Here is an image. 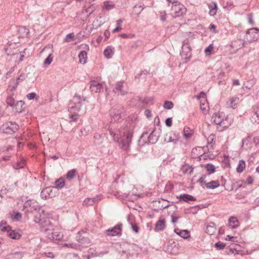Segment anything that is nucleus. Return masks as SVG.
<instances>
[{"label":"nucleus","instance_id":"58836bf2","mask_svg":"<svg viewBox=\"0 0 259 259\" xmlns=\"http://www.w3.org/2000/svg\"><path fill=\"white\" fill-rule=\"evenodd\" d=\"M9 256L12 259H21L23 255L22 252H15L10 253Z\"/></svg>","mask_w":259,"mask_h":259},{"label":"nucleus","instance_id":"bf43d9fd","mask_svg":"<svg viewBox=\"0 0 259 259\" xmlns=\"http://www.w3.org/2000/svg\"><path fill=\"white\" fill-rule=\"evenodd\" d=\"M132 228L133 229V231L136 232L138 233L139 231V228L137 224H133V223H131Z\"/></svg>","mask_w":259,"mask_h":259},{"label":"nucleus","instance_id":"6e6d98bb","mask_svg":"<svg viewBox=\"0 0 259 259\" xmlns=\"http://www.w3.org/2000/svg\"><path fill=\"white\" fill-rule=\"evenodd\" d=\"M36 97V94L35 93H31L27 95V98L28 100H33Z\"/></svg>","mask_w":259,"mask_h":259},{"label":"nucleus","instance_id":"e2e57ef3","mask_svg":"<svg viewBox=\"0 0 259 259\" xmlns=\"http://www.w3.org/2000/svg\"><path fill=\"white\" fill-rule=\"evenodd\" d=\"M70 118L73 121H76L78 118V115L76 114H71L69 115Z\"/></svg>","mask_w":259,"mask_h":259},{"label":"nucleus","instance_id":"0eeeda50","mask_svg":"<svg viewBox=\"0 0 259 259\" xmlns=\"http://www.w3.org/2000/svg\"><path fill=\"white\" fill-rule=\"evenodd\" d=\"M41 231L47 233L52 230V226L50 220L48 218H41L39 220Z\"/></svg>","mask_w":259,"mask_h":259},{"label":"nucleus","instance_id":"338daca9","mask_svg":"<svg viewBox=\"0 0 259 259\" xmlns=\"http://www.w3.org/2000/svg\"><path fill=\"white\" fill-rule=\"evenodd\" d=\"M44 254L48 257L53 258L54 257V254L52 252H45Z\"/></svg>","mask_w":259,"mask_h":259},{"label":"nucleus","instance_id":"de8ad7c7","mask_svg":"<svg viewBox=\"0 0 259 259\" xmlns=\"http://www.w3.org/2000/svg\"><path fill=\"white\" fill-rule=\"evenodd\" d=\"M25 165V163L23 161L17 162L13 165V167L15 169H18L23 168Z\"/></svg>","mask_w":259,"mask_h":259},{"label":"nucleus","instance_id":"72a5a7b5","mask_svg":"<svg viewBox=\"0 0 259 259\" xmlns=\"http://www.w3.org/2000/svg\"><path fill=\"white\" fill-rule=\"evenodd\" d=\"M76 174L77 171L75 169H71L67 172L66 178L68 180L70 181L76 176Z\"/></svg>","mask_w":259,"mask_h":259},{"label":"nucleus","instance_id":"1a4fd4ad","mask_svg":"<svg viewBox=\"0 0 259 259\" xmlns=\"http://www.w3.org/2000/svg\"><path fill=\"white\" fill-rule=\"evenodd\" d=\"M171 10L175 12L176 16H180L186 12V8L180 3L176 2L172 4Z\"/></svg>","mask_w":259,"mask_h":259},{"label":"nucleus","instance_id":"39448f33","mask_svg":"<svg viewBox=\"0 0 259 259\" xmlns=\"http://www.w3.org/2000/svg\"><path fill=\"white\" fill-rule=\"evenodd\" d=\"M259 29L252 28L246 32V39L249 42L255 41L259 38Z\"/></svg>","mask_w":259,"mask_h":259},{"label":"nucleus","instance_id":"a211bd4d","mask_svg":"<svg viewBox=\"0 0 259 259\" xmlns=\"http://www.w3.org/2000/svg\"><path fill=\"white\" fill-rule=\"evenodd\" d=\"M175 232L184 239H187L190 237V233L187 230H180L179 229H175Z\"/></svg>","mask_w":259,"mask_h":259},{"label":"nucleus","instance_id":"a878e982","mask_svg":"<svg viewBox=\"0 0 259 259\" xmlns=\"http://www.w3.org/2000/svg\"><path fill=\"white\" fill-rule=\"evenodd\" d=\"M114 49L113 47L108 46L104 52L105 56L108 59L111 58L114 52Z\"/></svg>","mask_w":259,"mask_h":259},{"label":"nucleus","instance_id":"4c0bfd02","mask_svg":"<svg viewBox=\"0 0 259 259\" xmlns=\"http://www.w3.org/2000/svg\"><path fill=\"white\" fill-rule=\"evenodd\" d=\"M6 225V222H4L3 221H2L0 223V229L1 231L3 232H7L8 233V232L11 231V227L9 226H4Z\"/></svg>","mask_w":259,"mask_h":259},{"label":"nucleus","instance_id":"7ed1b4c3","mask_svg":"<svg viewBox=\"0 0 259 259\" xmlns=\"http://www.w3.org/2000/svg\"><path fill=\"white\" fill-rule=\"evenodd\" d=\"M18 125L15 122H7L0 127V131L7 135H12L18 131Z\"/></svg>","mask_w":259,"mask_h":259},{"label":"nucleus","instance_id":"e433bc0d","mask_svg":"<svg viewBox=\"0 0 259 259\" xmlns=\"http://www.w3.org/2000/svg\"><path fill=\"white\" fill-rule=\"evenodd\" d=\"M205 168L208 175H211L214 173L215 170V166L210 163L206 164Z\"/></svg>","mask_w":259,"mask_h":259},{"label":"nucleus","instance_id":"49530a36","mask_svg":"<svg viewBox=\"0 0 259 259\" xmlns=\"http://www.w3.org/2000/svg\"><path fill=\"white\" fill-rule=\"evenodd\" d=\"M174 107V104L172 102L169 101H166L164 102L163 107L165 109H171Z\"/></svg>","mask_w":259,"mask_h":259},{"label":"nucleus","instance_id":"052dcab7","mask_svg":"<svg viewBox=\"0 0 259 259\" xmlns=\"http://www.w3.org/2000/svg\"><path fill=\"white\" fill-rule=\"evenodd\" d=\"M165 124L166 126L170 127L172 125V118L171 117L167 118L165 120Z\"/></svg>","mask_w":259,"mask_h":259},{"label":"nucleus","instance_id":"f3484780","mask_svg":"<svg viewBox=\"0 0 259 259\" xmlns=\"http://www.w3.org/2000/svg\"><path fill=\"white\" fill-rule=\"evenodd\" d=\"M158 140V136H156L155 134V130H154L149 135L147 141L144 142L145 144H152L156 143Z\"/></svg>","mask_w":259,"mask_h":259},{"label":"nucleus","instance_id":"9d476101","mask_svg":"<svg viewBox=\"0 0 259 259\" xmlns=\"http://www.w3.org/2000/svg\"><path fill=\"white\" fill-rule=\"evenodd\" d=\"M122 227V225L121 224H118L112 228L107 230L106 231V233L110 236H120L121 235Z\"/></svg>","mask_w":259,"mask_h":259},{"label":"nucleus","instance_id":"c85d7f7f","mask_svg":"<svg viewBox=\"0 0 259 259\" xmlns=\"http://www.w3.org/2000/svg\"><path fill=\"white\" fill-rule=\"evenodd\" d=\"M213 5H208V8L209 9V14L210 16H214L217 12L218 7L216 3H212Z\"/></svg>","mask_w":259,"mask_h":259},{"label":"nucleus","instance_id":"13d9d810","mask_svg":"<svg viewBox=\"0 0 259 259\" xmlns=\"http://www.w3.org/2000/svg\"><path fill=\"white\" fill-rule=\"evenodd\" d=\"M21 217H22V215L20 212H14L13 219L18 220L21 219Z\"/></svg>","mask_w":259,"mask_h":259},{"label":"nucleus","instance_id":"7c9ffc66","mask_svg":"<svg viewBox=\"0 0 259 259\" xmlns=\"http://www.w3.org/2000/svg\"><path fill=\"white\" fill-rule=\"evenodd\" d=\"M205 186L207 189H214L220 186V184L218 181H212L209 183L205 184Z\"/></svg>","mask_w":259,"mask_h":259},{"label":"nucleus","instance_id":"c756f323","mask_svg":"<svg viewBox=\"0 0 259 259\" xmlns=\"http://www.w3.org/2000/svg\"><path fill=\"white\" fill-rule=\"evenodd\" d=\"M80 63L85 64L87 59V53L85 51H81L78 55Z\"/></svg>","mask_w":259,"mask_h":259},{"label":"nucleus","instance_id":"6ab92c4d","mask_svg":"<svg viewBox=\"0 0 259 259\" xmlns=\"http://www.w3.org/2000/svg\"><path fill=\"white\" fill-rule=\"evenodd\" d=\"M216 230L215 224L213 222H210L206 226V233L209 235H212L215 232Z\"/></svg>","mask_w":259,"mask_h":259},{"label":"nucleus","instance_id":"5701e85b","mask_svg":"<svg viewBox=\"0 0 259 259\" xmlns=\"http://www.w3.org/2000/svg\"><path fill=\"white\" fill-rule=\"evenodd\" d=\"M244 45V42L243 40L237 39L232 42L231 46L232 48L235 49L236 50H238L243 47Z\"/></svg>","mask_w":259,"mask_h":259},{"label":"nucleus","instance_id":"20e7f679","mask_svg":"<svg viewBox=\"0 0 259 259\" xmlns=\"http://www.w3.org/2000/svg\"><path fill=\"white\" fill-rule=\"evenodd\" d=\"M122 112V108L121 106L118 105L113 107L110 111L112 121L113 122H119L121 118V114Z\"/></svg>","mask_w":259,"mask_h":259},{"label":"nucleus","instance_id":"603ef678","mask_svg":"<svg viewBox=\"0 0 259 259\" xmlns=\"http://www.w3.org/2000/svg\"><path fill=\"white\" fill-rule=\"evenodd\" d=\"M74 35L73 33L68 34L65 37V41L66 42H70L71 40H74Z\"/></svg>","mask_w":259,"mask_h":259},{"label":"nucleus","instance_id":"473e14b6","mask_svg":"<svg viewBox=\"0 0 259 259\" xmlns=\"http://www.w3.org/2000/svg\"><path fill=\"white\" fill-rule=\"evenodd\" d=\"M99 199L98 197L87 198L84 200L83 204L85 205H93L94 203L98 201Z\"/></svg>","mask_w":259,"mask_h":259},{"label":"nucleus","instance_id":"f704fd0d","mask_svg":"<svg viewBox=\"0 0 259 259\" xmlns=\"http://www.w3.org/2000/svg\"><path fill=\"white\" fill-rule=\"evenodd\" d=\"M245 167V161L243 160H240L239 161V163L236 168V171L238 173H241L243 171Z\"/></svg>","mask_w":259,"mask_h":259},{"label":"nucleus","instance_id":"2eb2a0df","mask_svg":"<svg viewBox=\"0 0 259 259\" xmlns=\"http://www.w3.org/2000/svg\"><path fill=\"white\" fill-rule=\"evenodd\" d=\"M24 102L23 101H17L13 108V111L16 113H21L24 109Z\"/></svg>","mask_w":259,"mask_h":259},{"label":"nucleus","instance_id":"09e8293b","mask_svg":"<svg viewBox=\"0 0 259 259\" xmlns=\"http://www.w3.org/2000/svg\"><path fill=\"white\" fill-rule=\"evenodd\" d=\"M226 246V244L224 243L221 242V241H219L217 242L214 246L218 250H222Z\"/></svg>","mask_w":259,"mask_h":259},{"label":"nucleus","instance_id":"8fccbe9b","mask_svg":"<svg viewBox=\"0 0 259 259\" xmlns=\"http://www.w3.org/2000/svg\"><path fill=\"white\" fill-rule=\"evenodd\" d=\"M114 4H109L108 1H106L104 3V7L105 9L107 10H110L114 8Z\"/></svg>","mask_w":259,"mask_h":259},{"label":"nucleus","instance_id":"412c9836","mask_svg":"<svg viewBox=\"0 0 259 259\" xmlns=\"http://www.w3.org/2000/svg\"><path fill=\"white\" fill-rule=\"evenodd\" d=\"M47 237L51 240L55 241L61 239V235L57 232L49 231L47 233Z\"/></svg>","mask_w":259,"mask_h":259},{"label":"nucleus","instance_id":"4d7b16f0","mask_svg":"<svg viewBox=\"0 0 259 259\" xmlns=\"http://www.w3.org/2000/svg\"><path fill=\"white\" fill-rule=\"evenodd\" d=\"M198 182L200 184L201 187L204 188V186L205 185V184H206L204 181V178L203 177H201L198 180Z\"/></svg>","mask_w":259,"mask_h":259},{"label":"nucleus","instance_id":"9b49d317","mask_svg":"<svg viewBox=\"0 0 259 259\" xmlns=\"http://www.w3.org/2000/svg\"><path fill=\"white\" fill-rule=\"evenodd\" d=\"M123 81L116 82L113 89V91L118 95H124L126 94L127 91L123 89Z\"/></svg>","mask_w":259,"mask_h":259},{"label":"nucleus","instance_id":"79ce46f5","mask_svg":"<svg viewBox=\"0 0 259 259\" xmlns=\"http://www.w3.org/2000/svg\"><path fill=\"white\" fill-rule=\"evenodd\" d=\"M53 58L54 57L53 55L50 54L49 56L45 60L44 66L45 67H47L48 65L51 64L53 61Z\"/></svg>","mask_w":259,"mask_h":259},{"label":"nucleus","instance_id":"4be33fe9","mask_svg":"<svg viewBox=\"0 0 259 259\" xmlns=\"http://www.w3.org/2000/svg\"><path fill=\"white\" fill-rule=\"evenodd\" d=\"M51 192L52 188L51 187H47L41 191L40 196L42 198L47 199L48 198L52 197Z\"/></svg>","mask_w":259,"mask_h":259},{"label":"nucleus","instance_id":"aec40b11","mask_svg":"<svg viewBox=\"0 0 259 259\" xmlns=\"http://www.w3.org/2000/svg\"><path fill=\"white\" fill-rule=\"evenodd\" d=\"M165 228V222L164 219L160 218L156 222L155 230L159 231L163 230Z\"/></svg>","mask_w":259,"mask_h":259},{"label":"nucleus","instance_id":"69168bd1","mask_svg":"<svg viewBox=\"0 0 259 259\" xmlns=\"http://www.w3.org/2000/svg\"><path fill=\"white\" fill-rule=\"evenodd\" d=\"M242 186V185L241 184H240L239 183H236L234 184L232 186V189L235 188L237 190L238 188H241Z\"/></svg>","mask_w":259,"mask_h":259},{"label":"nucleus","instance_id":"4468645a","mask_svg":"<svg viewBox=\"0 0 259 259\" xmlns=\"http://www.w3.org/2000/svg\"><path fill=\"white\" fill-rule=\"evenodd\" d=\"M18 34L19 37H28L29 34V29L25 26H20L18 28Z\"/></svg>","mask_w":259,"mask_h":259},{"label":"nucleus","instance_id":"2f4dec72","mask_svg":"<svg viewBox=\"0 0 259 259\" xmlns=\"http://www.w3.org/2000/svg\"><path fill=\"white\" fill-rule=\"evenodd\" d=\"M8 235L12 239H19L20 237H21V235L18 233V232H16L14 230H12L11 229V231H10L8 233Z\"/></svg>","mask_w":259,"mask_h":259},{"label":"nucleus","instance_id":"423d86ee","mask_svg":"<svg viewBox=\"0 0 259 259\" xmlns=\"http://www.w3.org/2000/svg\"><path fill=\"white\" fill-rule=\"evenodd\" d=\"M76 241L79 245V249L80 247H87L90 245L91 243V240L86 237L83 236L80 234V232H79L76 237Z\"/></svg>","mask_w":259,"mask_h":259},{"label":"nucleus","instance_id":"c03bdc74","mask_svg":"<svg viewBox=\"0 0 259 259\" xmlns=\"http://www.w3.org/2000/svg\"><path fill=\"white\" fill-rule=\"evenodd\" d=\"M255 81L253 80H250L247 81L245 83H244L243 88H246L247 89H250L254 84Z\"/></svg>","mask_w":259,"mask_h":259},{"label":"nucleus","instance_id":"3c124183","mask_svg":"<svg viewBox=\"0 0 259 259\" xmlns=\"http://www.w3.org/2000/svg\"><path fill=\"white\" fill-rule=\"evenodd\" d=\"M64 245L71 248L79 249V245H77V243H65Z\"/></svg>","mask_w":259,"mask_h":259},{"label":"nucleus","instance_id":"680f3d73","mask_svg":"<svg viewBox=\"0 0 259 259\" xmlns=\"http://www.w3.org/2000/svg\"><path fill=\"white\" fill-rule=\"evenodd\" d=\"M95 10V8L92 6L85 10V12L89 13L90 16Z\"/></svg>","mask_w":259,"mask_h":259},{"label":"nucleus","instance_id":"dca6fc26","mask_svg":"<svg viewBox=\"0 0 259 259\" xmlns=\"http://www.w3.org/2000/svg\"><path fill=\"white\" fill-rule=\"evenodd\" d=\"M177 198L179 199L180 201H185L188 202L189 201H195L196 199L194 196L187 194H181L180 196H177Z\"/></svg>","mask_w":259,"mask_h":259},{"label":"nucleus","instance_id":"0e129e2a","mask_svg":"<svg viewBox=\"0 0 259 259\" xmlns=\"http://www.w3.org/2000/svg\"><path fill=\"white\" fill-rule=\"evenodd\" d=\"M143 5L142 4H139L136 5H135L134 7V10L136 12L137 9H142L141 10L144 9Z\"/></svg>","mask_w":259,"mask_h":259},{"label":"nucleus","instance_id":"774afa93","mask_svg":"<svg viewBox=\"0 0 259 259\" xmlns=\"http://www.w3.org/2000/svg\"><path fill=\"white\" fill-rule=\"evenodd\" d=\"M253 143L256 145H258L259 144V137H255L253 138Z\"/></svg>","mask_w":259,"mask_h":259},{"label":"nucleus","instance_id":"393cba45","mask_svg":"<svg viewBox=\"0 0 259 259\" xmlns=\"http://www.w3.org/2000/svg\"><path fill=\"white\" fill-rule=\"evenodd\" d=\"M239 98L237 97H233L230 99L229 101L227 102V105L228 107L235 109L237 106V104L238 103Z\"/></svg>","mask_w":259,"mask_h":259},{"label":"nucleus","instance_id":"f03ea898","mask_svg":"<svg viewBox=\"0 0 259 259\" xmlns=\"http://www.w3.org/2000/svg\"><path fill=\"white\" fill-rule=\"evenodd\" d=\"M85 98L78 94H75L72 100L68 104V111L70 113H75L80 111L82 101H84Z\"/></svg>","mask_w":259,"mask_h":259},{"label":"nucleus","instance_id":"f8f14e48","mask_svg":"<svg viewBox=\"0 0 259 259\" xmlns=\"http://www.w3.org/2000/svg\"><path fill=\"white\" fill-rule=\"evenodd\" d=\"M179 141V139L175 133L170 132L166 134L164 138V141L169 143L171 142L174 144H176Z\"/></svg>","mask_w":259,"mask_h":259},{"label":"nucleus","instance_id":"864d4df0","mask_svg":"<svg viewBox=\"0 0 259 259\" xmlns=\"http://www.w3.org/2000/svg\"><path fill=\"white\" fill-rule=\"evenodd\" d=\"M160 20L161 22H165L166 20L167 14L165 11L160 12Z\"/></svg>","mask_w":259,"mask_h":259},{"label":"nucleus","instance_id":"f257e3e1","mask_svg":"<svg viewBox=\"0 0 259 259\" xmlns=\"http://www.w3.org/2000/svg\"><path fill=\"white\" fill-rule=\"evenodd\" d=\"M108 131L113 140L118 143L121 148L127 149L130 147L134 133L133 128L125 126L118 128L113 123L109 126Z\"/></svg>","mask_w":259,"mask_h":259},{"label":"nucleus","instance_id":"6e6552de","mask_svg":"<svg viewBox=\"0 0 259 259\" xmlns=\"http://www.w3.org/2000/svg\"><path fill=\"white\" fill-rule=\"evenodd\" d=\"M90 90L92 92H94L95 93H99L101 92V90L103 89L104 84H102L100 83H99L98 81L95 80H91L90 82ZM106 91L107 90V87L104 85Z\"/></svg>","mask_w":259,"mask_h":259},{"label":"nucleus","instance_id":"ea45409f","mask_svg":"<svg viewBox=\"0 0 259 259\" xmlns=\"http://www.w3.org/2000/svg\"><path fill=\"white\" fill-rule=\"evenodd\" d=\"M56 187L58 189L62 188L65 185V182L62 178H60L55 181Z\"/></svg>","mask_w":259,"mask_h":259},{"label":"nucleus","instance_id":"37998d69","mask_svg":"<svg viewBox=\"0 0 259 259\" xmlns=\"http://www.w3.org/2000/svg\"><path fill=\"white\" fill-rule=\"evenodd\" d=\"M123 21L121 19H119L116 21L117 27L112 30L113 33H116L122 29L121 27V24L122 23Z\"/></svg>","mask_w":259,"mask_h":259},{"label":"nucleus","instance_id":"cd10ccee","mask_svg":"<svg viewBox=\"0 0 259 259\" xmlns=\"http://www.w3.org/2000/svg\"><path fill=\"white\" fill-rule=\"evenodd\" d=\"M181 170L184 174L189 172L191 175L193 172V168L192 166L186 164L182 166Z\"/></svg>","mask_w":259,"mask_h":259},{"label":"nucleus","instance_id":"ddd939ff","mask_svg":"<svg viewBox=\"0 0 259 259\" xmlns=\"http://www.w3.org/2000/svg\"><path fill=\"white\" fill-rule=\"evenodd\" d=\"M27 77V75L25 74H21L16 80H14L12 82L14 84V85H10V88L12 91L16 90L18 85L23 80H24Z\"/></svg>","mask_w":259,"mask_h":259},{"label":"nucleus","instance_id":"a18cd8bd","mask_svg":"<svg viewBox=\"0 0 259 259\" xmlns=\"http://www.w3.org/2000/svg\"><path fill=\"white\" fill-rule=\"evenodd\" d=\"M190 128L189 127H185L183 130L184 136L187 138H190L192 135L190 133Z\"/></svg>","mask_w":259,"mask_h":259},{"label":"nucleus","instance_id":"a19ab883","mask_svg":"<svg viewBox=\"0 0 259 259\" xmlns=\"http://www.w3.org/2000/svg\"><path fill=\"white\" fill-rule=\"evenodd\" d=\"M6 103L10 106L12 108L14 107L15 104H16L14 99L13 98L12 95H9L7 97L6 99Z\"/></svg>","mask_w":259,"mask_h":259},{"label":"nucleus","instance_id":"b1692460","mask_svg":"<svg viewBox=\"0 0 259 259\" xmlns=\"http://www.w3.org/2000/svg\"><path fill=\"white\" fill-rule=\"evenodd\" d=\"M223 119L224 118L220 116V114L217 113H214L211 117L212 122L217 125L221 123L223 124L222 123Z\"/></svg>","mask_w":259,"mask_h":259},{"label":"nucleus","instance_id":"bb28decb","mask_svg":"<svg viewBox=\"0 0 259 259\" xmlns=\"http://www.w3.org/2000/svg\"><path fill=\"white\" fill-rule=\"evenodd\" d=\"M229 227H230L232 229H236L238 228V225L236 224L235 225V223H238V221L236 217H231L229 218Z\"/></svg>","mask_w":259,"mask_h":259},{"label":"nucleus","instance_id":"5fc2aeb1","mask_svg":"<svg viewBox=\"0 0 259 259\" xmlns=\"http://www.w3.org/2000/svg\"><path fill=\"white\" fill-rule=\"evenodd\" d=\"M213 47L212 45H209L205 49V53L206 55H209L213 49Z\"/></svg>","mask_w":259,"mask_h":259},{"label":"nucleus","instance_id":"c9c22d12","mask_svg":"<svg viewBox=\"0 0 259 259\" xmlns=\"http://www.w3.org/2000/svg\"><path fill=\"white\" fill-rule=\"evenodd\" d=\"M251 139V136H248L247 138L245 139H243L242 140V147H243L245 146L244 148L247 149L250 147V140Z\"/></svg>","mask_w":259,"mask_h":259}]
</instances>
